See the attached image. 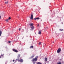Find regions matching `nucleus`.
I'll return each instance as SVG.
<instances>
[{
    "label": "nucleus",
    "instance_id": "nucleus-10",
    "mask_svg": "<svg viewBox=\"0 0 64 64\" xmlns=\"http://www.w3.org/2000/svg\"><path fill=\"white\" fill-rule=\"evenodd\" d=\"M2 31H0V36H1V35H2Z\"/></svg>",
    "mask_w": 64,
    "mask_h": 64
},
{
    "label": "nucleus",
    "instance_id": "nucleus-21",
    "mask_svg": "<svg viewBox=\"0 0 64 64\" xmlns=\"http://www.w3.org/2000/svg\"><path fill=\"white\" fill-rule=\"evenodd\" d=\"M39 45H41V42H40L39 44Z\"/></svg>",
    "mask_w": 64,
    "mask_h": 64
},
{
    "label": "nucleus",
    "instance_id": "nucleus-5",
    "mask_svg": "<svg viewBox=\"0 0 64 64\" xmlns=\"http://www.w3.org/2000/svg\"><path fill=\"white\" fill-rule=\"evenodd\" d=\"M30 19H31V20H33V14L31 15Z\"/></svg>",
    "mask_w": 64,
    "mask_h": 64
},
{
    "label": "nucleus",
    "instance_id": "nucleus-14",
    "mask_svg": "<svg viewBox=\"0 0 64 64\" xmlns=\"http://www.w3.org/2000/svg\"><path fill=\"white\" fill-rule=\"evenodd\" d=\"M37 64H42V63L41 62H38L37 63Z\"/></svg>",
    "mask_w": 64,
    "mask_h": 64
},
{
    "label": "nucleus",
    "instance_id": "nucleus-8",
    "mask_svg": "<svg viewBox=\"0 0 64 64\" xmlns=\"http://www.w3.org/2000/svg\"><path fill=\"white\" fill-rule=\"evenodd\" d=\"M34 20H39L40 19V18H35L34 19Z\"/></svg>",
    "mask_w": 64,
    "mask_h": 64
},
{
    "label": "nucleus",
    "instance_id": "nucleus-2",
    "mask_svg": "<svg viewBox=\"0 0 64 64\" xmlns=\"http://www.w3.org/2000/svg\"><path fill=\"white\" fill-rule=\"evenodd\" d=\"M16 60H18V62H21V63H23V62L24 60L22 59H20V60H19L18 59H17Z\"/></svg>",
    "mask_w": 64,
    "mask_h": 64
},
{
    "label": "nucleus",
    "instance_id": "nucleus-22",
    "mask_svg": "<svg viewBox=\"0 0 64 64\" xmlns=\"http://www.w3.org/2000/svg\"><path fill=\"white\" fill-rule=\"evenodd\" d=\"M1 19V15L0 14V20Z\"/></svg>",
    "mask_w": 64,
    "mask_h": 64
},
{
    "label": "nucleus",
    "instance_id": "nucleus-12",
    "mask_svg": "<svg viewBox=\"0 0 64 64\" xmlns=\"http://www.w3.org/2000/svg\"><path fill=\"white\" fill-rule=\"evenodd\" d=\"M31 28L32 29V30H33V29H34V26L32 27H31Z\"/></svg>",
    "mask_w": 64,
    "mask_h": 64
},
{
    "label": "nucleus",
    "instance_id": "nucleus-1",
    "mask_svg": "<svg viewBox=\"0 0 64 64\" xmlns=\"http://www.w3.org/2000/svg\"><path fill=\"white\" fill-rule=\"evenodd\" d=\"M38 56H36V57L35 58H33L32 59V62H36L38 60Z\"/></svg>",
    "mask_w": 64,
    "mask_h": 64
},
{
    "label": "nucleus",
    "instance_id": "nucleus-30",
    "mask_svg": "<svg viewBox=\"0 0 64 64\" xmlns=\"http://www.w3.org/2000/svg\"><path fill=\"white\" fill-rule=\"evenodd\" d=\"M39 26V24H38V27Z\"/></svg>",
    "mask_w": 64,
    "mask_h": 64
},
{
    "label": "nucleus",
    "instance_id": "nucleus-20",
    "mask_svg": "<svg viewBox=\"0 0 64 64\" xmlns=\"http://www.w3.org/2000/svg\"><path fill=\"white\" fill-rule=\"evenodd\" d=\"M11 18L10 17V18H8V20H11Z\"/></svg>",
    "mask_w": 64,
    "mask_h": 64
},
{
    "label": "nucleus",
    "instance_id": "nucleus-16",
    "mask_svg": "<svg viewBox=\"0 0 64 64\" xmlns=\"http://www.w3.org/2000/svg\"><path fill=\"white\" fill-rule=\"evenodd\" d=\"M60 31H64V30H62L61 29H60Z\"/></svg>",
    "mask_w": 64,
    "mask_h": 64
},
{
    "label": "nucleus",
    "instance_id": "nucleus-31",
    "mask_svg": "<svg viewBox=\"0 0 64 64\" xmlns=\"http://www.w3.org/2000/svg\"><path fill=\"white\" fill-rule=\"evenodd\" d=\"M53 43H54V42H53Z\"/></svg>",
    "mask_w": 64,
    "mask_h": 64
},
{
    "label": "nucleus",
    "instance_id": "nucleus-28",
    "mask_svg": "<svg viewBox=\"0 0 64 64\" xmlns=\"http://www.w3.org/2000/svg\"><path fill=\"white\" fill-rule=\"evenodd\" d=\"M2 58V56H0V58Z\"/></svg>",
    "mask_w": 64,
    "mask_h": 64
},
{
    "label": "nucleus",
    "instance_id": "nucleus-4",
    "mask_svg": "<svg viewBox=\"0 0 64 64\" xmlns=\"http://www.w3.org/2000/svg\"><path fill=\"white\" fill-rule=\"evenodd\" d=\"M13 51L14 52H16V53H18V51L17 50H16L15 49H13Z\"/></svg>",
    "mask_w": 64,
    "mask_h": 64
},
{
    "label": "nucleus",
    "instance_id": "nucleus-6",
    "mask_svg": "<svg viewBox=\"0 0 64 64\" xmlns=\"http://www.w3.org/2000/svg\"><path fill=\"white\" fill-rule=\"evenodd\" d=\"M44 59V61L45 62H47V61L48 60V58H45Z\"/></svg>",
    "mask_w": 64,
    "mask_h": 64
},
{
    "label": "nucleus",
    "instance_id": "nucleus-26",
    "mask_svg": "<svg viewBox=\"0 0 64 64\" xmlns=\"http://www.w3.org/2000/svg\"><path fill=\"white\" fill-rule=\"evenodd\" d=\"M60 61H62V59H60Z\"/></svg>",
    "mask_w": 64,
    "mask_h": 64
},
{
    "label": "nucleus",
    "instance_id": "nucleus-19",
    "mask_svg": "<svg viewBox=\"0 0 64 64\" xmlns=\"http://www.w3.org/2000/svg\"><path fill=\"white\" fill-rule=\"evenodd\" d=\"M5 4H8V2H6L5 3H4Z\"/></svg>",
    "mask_w": 64,
    "mask_h": 64
},
{
    "label": "nucleus",
    "instance_id": "nucleus-7",
    "mask_svg": "<svg viewBox=\"0 0 64 64\" xmlns=\"http://www.w3.org/2000/svg\"><path fill=\"white\" fill-rule=\"evenodd\" d=\"M34 57H35V55L33 54L32 56L30 57V58L31 59H32V58H33Z\"/></svg>",
    "mask_w": 64,
    "mask_h": 64
},
{
    "label": "nucleus",
    "instance_id": "nucleus-15",
    "mask_svg": "<svg viewBox=\"0 0 64 64\" xmlns=\"http://www.w3.org/2000/svg\"><path fill=\"white\" fill-rule=\"evenodd\" d=\"M20 56H21L20 54H19L18 56V57L19 58L20 57Z\"/></svg>",
    "mask_w": 64,
    "mask_h": 64
},
{
    "label": "nucleus",
    "instance_id": "nucleus-25",
    "mask_svg": "<svg viewBox=\"0 0 64 64\" xmlns=\"http://www.w3.org/2000/svg\"><path fill=\"white\" fill-rule=\"evenodd\" d=\"M19 31H20V30H21V29L19 28Z\"/></svg>",
    "mask_w": 64,
    "mask_h": 64
},
{
    "label": "nucleus",
    "instance_id": "nucleus-17",
    "mask_svg": "<svg viewBox=\"0 0 64 64\" xmlns=\"http://www.w3.org/2000/svg\"><path fill=\"white\" fill-rule=\"evenodd\" d=\"M61 64V63L60 62H59L58 63V64Z\"/></svg>",
    "mask_w": 64,
    "mask_h": 64
},
{
    "label": "nucleus",
    "instance_id": "nucleus-29",
    "mask_svg": "<svg viewBox=\"0 0 64 64\" xmlns=\"http://www.w3.org/2000/svg\"><path fill=\"white\" fill-rule=\"evenodd\" d=\"M33 64H35V62H34Z\"/></svg>",
    "mask_w": 64,
    "mask_h": 64
},
{
    "label": "nucleus",
    "instance_id": "nucleus-13",
    "mask_svg": "<svg viewBox=\"0 0 64 64\" xmlns=\"http://www.w3.org/2000/svg\"><path fill=\"white\" fill-rule=\"evenodd\" d=\"M33 48H34V47L33 46H31L30 47V48H32V49H33Z\"/></svg>",
    "mask_w": 64,
    "mask_h": 64
},
{
    "label": "nucleus",
    "instance_id": "nucleus-18",
    "mask_svg": "<svg viewBox=\"0 0 64 64\" xmlns=\"http://www.w3.org/2000/svg\"><path fill=\"white\" fill-rule=\"evenodd\" d=\"M9 20V19H7L6 20V21L7 22H8V20Z\"/></svg>",
    "mask_w": 64,
    "mask_h": 64
},
{
    "label": "nucleus",
    "instance_id": "nucleus-9",
    "mask_svg": "<svg viewBox=\"0 0 64 64\" xmlns=\"http://www.w3.org/2000/svg\"><path fill=\"white\" fill-rule=\"evenodd\" d=\"M41 32H42V31H41V30L39 32L38 34L39 35H40V34H41Z\"/></svg>",
    "mask_w": 64,
    "mask_h": 64
},
{
    "label": "nucleus",
    "instance_id": "nucleus-3",
    "mask_svg": "<svg viewBox=\"0 0 64 64\" xmlns=\"http://www.w3.org/2000/svg\"><path fill=\"white\" fill-rule=\"evenodd\" d=\"M61 51V48H59L57 51V53H60V52Z\"/></svg>",
    "mask_w": 64,
    "mask_h": 64
},
{
    "label": "nucleus",
    "instance_id": "nucleus-11",
    "mask_svg": "<svg viewBox=\"0 0 64 64\" xmlns=\"http://www.w3.org/2000/svg\"><path fill=\"white\" fill-rule=\"evenodd\" d=\"M30 26H33V25H34V24H30Z\"/></svg>",
    "mask_w": 64,
    "mask_h": 64
},
{
    "label": "nucleus",
    "instance_id": "nucleus-27",
    "mask_svg": "<svg viewBox=\"0 0 64 64\" xmlns=\"http://www.w3.org/2000/svg\"><path fill=\"white\" fill-rule=\"evenodd\" d=\"M13 62H15V60H14L13 61Z\"/></svg>",
    "mask_w": 64,
    "mask_h": 64
},
{
    "label": "nucleus",
    "instance_id": "nucleus-23",
    "mask_svg": "<svg viewBox=\"0 0 64 64\" xmlns=\"http://www.w3.org/2000/svg\"><path fill=\"white\" fill-rule=\"evenodd\" d=\"M1 56H2V57H4V56L3 54H2Z\"/></svg>",
    "mask_w": 64,
    "mask_h": 64
},
{
    "label": "nucleus",
    "instance_id": "nucleus-24",
    "mask_svg": "<svg viewBox=\"0 0 64 64\" xmlns=\"http://www.w3.org/2000/svg\"><path fill=\"white\" fill-rule=\"evenodd\" d=\"M8 42H9V43H11V42L10 41H9Z\"/></svg>",
    "mask_w": 64,
    "mask_h": 64
}]
</instances>
